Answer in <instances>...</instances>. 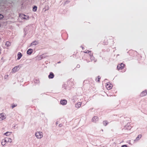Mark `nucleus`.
<instances>
[{
    "label": "nucleus",
    "instance_id": "5",
    "mask_svg": "<svg viewBox=\"0 0 147 147\" xmlns=\"http://www.w3.org/2000/svg\"><path fill=\"white\" fill-rule=\"evenodd\" d=\"M125 65L122 63L118 65L117 66V68L118 70L122 69L124 67Z\"/></svg>",
    "mask_w": 147,
    "mask_h": 147
},
{
    "label": "nucleus",
    "instance_id": "16",
    "mask_svg": "<svg viewBox=\"0 0 147 147\" xmlns=\"http://www.w3.org/2000/svg\"><path fill=\"white\" fill-rule=\"evenodd\" d=\"M81 103L80 102H79L75 105V107L77 108H79L81 107Z\"/></svg>",
    "mask_w": 147,
    "mask_h": 147
},
{
    "label": "nucleus",
    "instance_id": "26",
    "mask_svg": "<svg viewBox=\"0 0 147 147\" xmlns=\"http://www.w3.org/2000/svg\"><path fill=\"white\" fill-rule=\"evenodd\" d=\"M14 107H15V106H12V107L13 108Z\"/></svg>",
    "mask_w": 147,
    "mask_h": 147
},
{
    "label": "nucleus",
    "instance_id": "3",
    "mask_svg": "<svg viewBox=\"0 0 147 147\" xmlns=\"http://www.w3.org/2000/svg\"><path fill=\"white\" fill-rule=\"evenodd\" d=\"M20 16L23 19L26 20H28L29 19V16L28 15H26L24 14H20Z\"/></svg>",
    "mask_w": 147,
    "mask_h": 147
},
{
    "label": "nucleus",
    "instance_id": "20",
    "mask_svg": "<svg viewBox=\"0 0 147 147\" xmlns=\"http://www.w3.org/2000/svg\"><path fill=\"white\" fill-rule=\"evenodd\" d=\"M37 7L36 6H34L32 10L34 12H36L37 9Z\"/></svg>",
    "mask_w": 147,
    "mask_h": 147
},
{
    "label": "nucleus",
    "instance_id": "12",
    "mask_svg": "<svg viewBox=\"0 0 147 147\" xmlns=\"http://www.w3.org/2000/svg\"><path fill=\"white\" fill-rule=\"evenodd\" d=\"M38 42L37 41H34V42H33L32 43L30 44V46H35L37 45H38Z\"/></svg>",
    "mask_w": 147,
    "mask_h": 147
},
{
    "label": "nucleus",
    "instance_id": "23",
    "mask_svg": "<svg viewBox=\"0 0 147 147\" xmlns=\"http://www.w3.org/2000/svg\"><path fill=\"white\" fill-rule=\"evenodd\" d=\"M141 137H142L141 135H138V136L137 138H140Z\"/></svg>",
    "mask_w": 147,
    "mask_h": 147
},
{
    "label": "nucleus",
    "instance_id": "10",
    "mask_svg": "<svg viewBox=\"0 0 147 147\" xmlns=\"http://www.w3.org/2000/svg\"><path fill=\"white\" fill-rule=\"evenodd\" d=\"M33 52V49H29L27 51V53L28 55H30Z\"/></svg>",
    "mask_w": 147,
    "mask_h": 147
},
{
    "label": "nucleus",
    "instance_id": "21",
    "mask_svg": "<svg viewBox=\"0 0 147 147\" xmlns=\"http://www.w3.org/2000/svg\"><path fill=\"white\" fill-rule=\"evenodd\" d=\"M45 11H46V10H49V7L48 5H47L45 7Z\"/></svg>",
    "mask_w": 147,
    "mask_h": 147
},
{
    "label": "nucleus",
    "instance_id": "24",
    "mask_svg": "<svg viewBox=\"0 0 147 147\" xmlns=\"http://www.w3.org/2000/svg\"><path fill=\"white\" fill-rule=\"evenodd\" d=\"M121 147H127V146L126 145H122Z\"/></svg>",
    "mask_w": 147,
    "mask_h": 147
},
{
    "label": "nucleus",
    "instance_id": "1",
    "mask_svg": "<svg viewBox=\"0 0 147 147\" xmlns=\"http://www.w3.org/2000/svg\"><path fill=\"white\" fill-rule=\"evenodd\" d=\"M34 135L36 138L38 140H40L42 139L43 137V132L39 130H37L36 131L34 134Z\"/></svg>",
    "mask_w": 147,
    "mask_h": 147
},
{
    "label": "nucleus",
    "instance_id": "11",
    "mask_svg": "<svg viewBox=\"0 0 147 147\" xmlns=\"http://www.w3.org/2000/svg\"><path fill=\"white\" fill-rule=\"evenodd\" d=\"M22 54L20 52H18L17 54L18 58H17V59L19 60L22 57Z\"/></svg>",
    "mask_w": 147,
    "mask_h": 147
},
{
    "label": "nucleus",
    "instance_id": "8",
    "mask_svg": "<svg viewBox=\"0 0 147 147\" xmlns=\"http://www.w3.org/2000/svg\"><path fill=\"white\" fill-rule=\"evenodd\" d=\"M12 133L11 131H7L4 133L3 134V135L6 136H10Z\"/></svg>",
    "mask_w": 147,
    "mask_h": 147
},
{
    "label": "nucleus",
    "instance_id": "7",
    "mask_svg": "<svg viewBox=\"0 0 147 147\" xmlns=\"http://www.w3.org/2000/svg\"><path fill=\"white\" fill-rule=\"evenodd\" d=\"M7 143V140L5 138L2 140L1 142V144L2 146H5Z\"/></svg>",
    "mask_w": 147,
    "mask_h": 147
},
{
    "label": "nucleus",
    "instance_id": "13",
    "mask_svg": "<svg viewBox=\"0 0 147 147\" xmlns=\"http://www.w3.org/2000/svg\"><path fill=\"white\" fill-rule=\"evenodd\" d=\"M7 143H11L12 142L11 139L9 137H5Z\"/></svg>",
    "mask_w": 147,
    "mask_h": 147
},
{
    "label": "nucleus",
    "instance_id": "14",
    "mask_svg": "<svg viewBox=\"0 0 147 147\" xmlns=\"http://www.w3.org/2000/svg\"><path fill=\"white\" fill-rule=\"evenodd\" d=\"M147 94V92L146 91H144L142 92L140 94L141 96H144Z\"/></svg>",
    "mask_w": 147,
    "mask_h": 147
},
{
    "label": "nucleus",
    "instance_id": "19",
    "mask_svg": "<svg viewBox=\"0 0 147 147\" xmlns=\"http://www.w3.org/2000/svg\"><path fill=\"white\" fill-rule=\"evenodd\" d=\"M5 45L7 47H8L10 46L11 43L7 41L6 42Z\"/></svg>",
    "mask_w": 147,
    "mask_h": 147
},
{
    "label": "nucleus",
    "instance_id": "9",
    "mask_svg": "<svg viewBox=\"0 0 147 147\" xmlns=\"http://www.w3.org/2000/svg\"><path fill=\"white\" fill-rule=\"evenodd\" d=\"M18 66H16L13 68L12 70V72L13 73H15L18 70Z\"/></svg>",
    "mask_w": 147,
    "mask_h": 147
},
{
    "label": "nucleus",
    "instance_id": "2",
    "mask_svg": "<svg viewBox=\"0 0 147 147\" xmlns=\"http://www.w3.org/2000/svg\"><path fill=\"white\" fill-rule=\"evenodd\" d=\"M6 118V115L3 113H0V121L5 120Z\"/></svg>",
    "mask_w": 147,
    "mask_h": 147
},
{
    "label": "nucleus",
    "instance_id": "4",
    "mask_svg": "<svg viewBox=\"0 0 147 147\" xmlns=\"http://www.w3.org/2000/svg\"><path fill=\"white\" fill-rule=\"evenodd\" d=\"M106 87L107 89H111L113 87L112 85L110 83H107L106 84Z\"/></svg>",
    "mask_w": 147,
    "mask_h": 147
},
{
    "label": "nucleus",
    "instance_id": "6",
    "mask_svg": "<svg viewBox=\"0 0 147 147\" xmlns=\"http://www.w3.org/2000/svg\"><path fill=\"white\" fill-rule=\"evenodd\" d=\"M98 118L97 116H94L92 119V121L94 123H96L98 121Z\"/></svg>",
    "mask_w": 147,
    "mask_h": 147
},
{
    "label": "nucleus",
    "instance_id": "17",
    "mask_svg": "<svg viewBox=\"0 0 147 147\" xmlns=\"http://www.w3.org/2000/svg\"><path fill=\"white\" fill-rule=\"evenodd\" d=\"M108 124V122L106 121H103L102 123V125H101L102 126H106Z\"/></svg>",
    "mask_w": 147,
    "mask_h": 147
},
{
    "label": "nucleus",
    "instance_id": "15",
    "mask_svg": "<svg viewBox=\"0 0 147 147\" xmlns=\"http://www.w3.org/2000/svg\"><path fill=\"white\" fill-rule=\"evenodd\" d=\"M60 103L61 105H65L67 104V102L66 100H61L60 101Z\"/></svg>",
    "mask_w": 147,
    "mask_h": 147
},
{
    "label": "nucleus",
    "instance_id": "25",
    "mask_svg": "<svg viewBox=\"0 0 147 147\" xmlns=\"http://www.w3.org/2000/svg\"><path fill=\"white\" fill-rule=\"evenodd\" d=\"M100 78L99 77H98V82L99 81H100L99 80H100Z\"/></svg>",
    "mask_w": 147,
    "mask_h": 147
},
{
    "label": "nucleus",
    "instance_id": "18",
    "mask_svg": "<svg viewBox=\"0 0 147 147\" xmlns=\"http://www.w3.org/2000/svg\"><path fill=\"white\" fill-rule=\"evenodd\" d=\"M54 76L52 73H51L49 76V78H52L54 77Z\"/></svg>",
    "mask_w": 147,
    "mask_h": 147
},
{
    "label": "nucleus",
    "instance_id": "22",
    "mask_svg": "<svg viewBox=\"0 0 147 147\" xmlns=\"http://www.w3.org/2000/svg\"><path fill=\"white\" fill-rule=\"evenodd\" d=\"M3 15L1 14H0V19H1L3 18Z\"/></svg>",
    "mask_w": 147,
    "mask_h": 147
}]
</instances>
